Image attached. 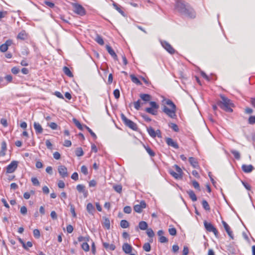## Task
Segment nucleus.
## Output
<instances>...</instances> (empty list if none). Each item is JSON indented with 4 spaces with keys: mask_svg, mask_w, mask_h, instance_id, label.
I'll return each instance as SVG.
<instances>
[{
    "mask_svg": "<svg viewBox=\"0 0 255 255\" xmlns=\"http://www.w3.org/2000/svg\"><path fill=\"white\" fill-rule=\"evenodd\" d=\"M84 127L87 129V130L89 132V133L93 137V138H94L95 139L97 138V135L90 128H89L86 125H84Z\"/></svg>",
    "mask_w": 255,
    "mask_h": 255,
    "instance_id": "a18cd8bd",
    "label": "nucleus"
},
{
    "mask_svg": "<svg viewBox=\"0 0 255 255\" xmlns=\"http://www.w3.org/2000/svg\"><path fill=\"white\" fill-rule=\"evenodd\" d=\"M139 97L144 103H148L151 100V96L149 94H140Z\"/></svg>",
    "mask_w": 255,
    "mask_h": 255,
    "instance_id": "dca6fc26",
    "label": "nucleus"
},
{
    "mask_svg": "<svg viewBox=\"0 0 255 255\" xmlns=\"http://www.w3.org/2000/svg\"><path fill=\"white\" fill-rule=\"evenodd\" d=\"M130 77L131 78V80L132 81V82H133L137 85H141V82L134 75H131L130 76Z\"/></svg>",
    "mask_w": 255,
    "mask_h": 255,
    "instance_id": "c9c22d12",
    "label": "nucleus"
},
{
    "mask_svg": "<svg viewBox=\"0 0 255 255\" xmlns=\"http://www.w3.org/2000/svg\"><path fill=\"white\" fill-rule=\"evenodd\" d=\"M131 208L128 206H127L124 208V212L126 214H130L131 212Z\"/></svg>",
    "mask_w": 255,
    "mask_h": 255,
    "instance_id": "13d9d810",
    "label": "nucleus"
},
{
    "mask_svg": "<svg viewBox=\"0 0 255 255\" xmlns=\"http://www.w3.org/2000/svg\"><path fill=\"white\" fill-rule=\"evenodd\" d=\"M148 227L147 224L145 221H140L138 224L139 228L141 230H145L147 229Z\"/></svg>",
    "mask_w": 255,
    "mask_h": 255,
    "instance_id": "c85d7f7f",
    "label": "nucleus"
},
{
    "mask_svg": "<svg viewBox=\"0 0 255 255\" xmlns=\"http://www.w3.org/2000/svg\"><path fill=\"white\" fill-rule=\"evenodd\" d=\"M227 233L229 236L232 239H234V236L233 234V232L232 231L230 227H228V228H226L225 229Z\"/></svg>",
    "mask_w": 255,
    "mask_h": 255,
    "instance_id": "09e8293b",
    "label": "nucleus"
},
{
    "mask_svg": "<svg viewBox=\"0 0 255 255\" xmlns=\"http://www.w3.org/2000/svg\"><path fill=\"white\" fill-rule=\"evenodd\" d=\"M76 189L80 193H82L85 197L88 196V191L85 190V187L82 184H78L76 186Z\"/></svg>",
    "mask_w": 255,
    "mask_h": 255,
    "instance_id": "4468645a",
    "label": "nucleus"
},
{
    "mask_svg": "<svg viewBox=\"0 0 255 255\" xmlns=\"http://www.w3.org/2000/svg\"><path fill=\"white\" fill-rule=\"evenodd\" d=\"M74 11L81 16L84 15L86 13L85 8L80 4L78 3L73 4Z\"/></svg>",
    "mask_w": 255,
    "mask_h": 255,
    "instance_id": "0eeeda50",
    "label": "nucleus"
},
{
    "mask_svg": "<svg viewBox=\"0 0 255 255\" xmlns=\"http://www.w3.org/2000/svg\"><path fill=\"white\" fill-rule=\"evenodd\" d=\"M25 246L26 248H24L25 250L28 251L29 248H31L32 247L33 245L31 242L28 241L26 244L25 243Z\"/></svg>",
    "mask_w": 255,
    "mask_h": 255,
    "instance_id": "338daca9",
    "label": "nucleus"
},
{
    "mask_svg": "<svg viewBox=\"0 0 255 255\" xmlns=\"http://www.w3.org/2000/svg\"><path fill=\"white\" fill-rule=\"evenodd\" d=\"M113 188L115 191L119 193H121L122 191V186L121 184L114 185Z\"/></svg>",
    "mask_w": 255,
    "mask_h": 255,
    "instance_id": "58836bf2",
    "label": "nucleus"
},
{
    "mask_svg": "<svg viewBox=\"0 0 255 255\" xmlns=\"http://www.w3.org/2000/svg\"><path fill=\"white\" fill-rule=\"evenodd\" d=\"M75 154L77 156H82L84 155V152L81 147H78L75 150Z\"/></svg>",
    "mask_w": 255,
    "mask_h": 255,
    "instance_id": "ea45409f",
    "label": "nucleus"
},
{
    "mask_svg": "<svg viewBox=\"0 0 255 255\" xmlns=\"http://www.w3.org/2000/svg\"><path fill=\"white\" fill-rule=\"evenodd\" d=\"M113 5L114 7L122 15L125 16V12L123 10H122L120 6L117 3L114 2L113 3Z\"/></svg>",
    "mask_w": 255,
    "mask_h": 255,
    "instance_id": "2f4dec72",
    "label": "nucleus"
},
{
    "mask_svg": "<svg viewBox=\"0 0 255 255\" xmlns=\"http://www.w3.org/2000/svg\"><path fill=\"white\" fill-rule=\"evenodd\" d=\"M140 100H138L133 103L134 107L136 110H139L140 108Z\"/></svg>",
    "mask_w": 255,
    "mask_h": 255,
    "instance_id": "49530a36",
    "label": "nucleus"
},
{
    "mask_svg": "<svg viewBox=\"0 0 255 255\" xmlns=\"http://www.w3.org/2000/svg\"><path fill=\"white\" fill-rule=\"evenodd\" d=\"M168 239L164 236H161L159 238V242L161 243H165L168 242Z\"/></svg>",
    "mask_w": 255,
    "mask_h": 255,
    "instance_id": "0e129e2a",
    "label": "nucleus"
},
{
    "mask_svg": "<svg viewBox=\"0 0 255 255\" xmlns=\"http://www.w3.org/2000/svg\"><path fill=\"white\" fill-rule=\"evenodd\" d=\"M204 225L206 230L208 232H213L216 237L218 236V232L217 230L211 223H208L207 221H204Z\"/></svg>",
    "mask_w": 255,
    "mask_h": 255,
    "instance_id": "423d86ee",
    "label": "nucleus"
},
{
    "mask_svg": "<svg viewBox=\"0 0 255 255\" xmlns=\"http://www.w3.org/2000/svg\"><path fill=\"white\" fill-rule=\"evenodd\" d=\"M103 245L107 251H114L116 249V246L114 244H109L108 243L103 242Z\"/></svg>",
    "mask_w": 255,
    "mask_h": 255,
    "instance_id": "4be33fe9",
    "label": "nucleus"
},
{
    "mask_svg": "<svg viewBox=\"0 0 255 255\" xmlns=\"http://www.w3.org/2000/svg\"><path fill=\"white\" fill-rule=\"evenodd\" d=\"M140 100H138L133 103L134 107L136 110H139L140 108Z\"/></svg>",
    "mask_w": 255,
    "mask_h": 255,
    "instance_id": "de8ad7c7",
    "label": "nucleus"
},
{
    "mask_svg": "<svg viewBox=\"0 0 255 255\" xmlns=\"http://www.w3.org/2000/svg\"><path fill=\"white\" fill-rule=\"evenodd\" d=\"M242 169L245 173H250L254 169V167L251 164H243Z\"/></svg>",
    "mask_w": 255,
    "mask_h": 255,
    "instance_id": "2eb2a0df",
    "label": "nucleus"
},
{
    "mask_svg": "<svg viewBox=\"0 0 255 255\" xmlns=\"http://www.w3.org/2000/svg\"><path fill=\"white\" fill-rule=\"evenodd\" d=\"M141 116L147 122H149L151 121V119L147 115L142 114Z\"/></svg>",
    "mask_w": 255,
    "mask_h": 255,
    "instance_id": "e2e57ef3",
    "label": "nucleus"
},
{
    "mask_svg": "<svg viewBox=\"0 0 255 255\" xmlns=\"http://www.w3.org/2000/svg\"><path fill=\"white\" fill-rule=\"evenodd\" d=\"M12 44V40L11 39L7 40L5 42L0 46V51L1 52H6L8 48Z\"/></svg>",
    "mask_w": 255,
    "mask_h": 255,
    "instance_id": "9b49d317",
    "label": "nucleus"
},
{
    "mask_svg": "<svg viewBox=\"0 0 255 255\" xmlns=\"http://www.w3.org/2000/svg\"><path fill=\"white\" fill-rule=\"evenodd\" d=\"M33 236L35 238L38 239L40 236V231L38 229H34L33 230Z\"/></svg>",
    "mask_w": 255,
    "mask_h": 255,
    "instance_id": "603ef678",
    "label": "nucleus"
},
{
    "mask_svg": "<svg viewBox=\"0 0 255 255\" xmlns=\"http://www.w3.org/2000/svg\"><path fill=\"white\" fill-rule=\"evenodd\" d=\"M160 43L162 46L170 54H174L175 52V49L172 47V46L166 41L161 40Z\"/></svg>",
    "mask_w": 255,
    "mask_h": 255,
    "instance_id": "6e6552de",
    "label": "nucleus"
},
{
    "mask_svg": "<svg viewBox=\"0 0 255 255\" xmlns=\"http://www.w3.org/2000/svg\"><path fill=\"white\" fill-rule=\"evenodd\" d=\"M18 162L16 161H12L6 167V173H11L14 172L17 167Z\"/></svg>",
    "mask_w": 255,
    "mask_h": 255,
    "instance_id": "1a4fd4ad",
    "label": "nucleus"
},
{
    "mask_svg": "<svg viewBox=\"0 0 255 255\" xmlns=\"http://www.w3.org/2000/svg\"><path fill=\"white\" fill-rule=\"evenodd\" d=\"M73 121L74 122V123L75 124V125H76V126L80 130H82L83 129V126L81 124V123L79 122V121H78L77 119L74 118L73 119Z\"/></svg>",
    "mask_w": 255,
    "mask_h": 255,
    "instance_id": "a19ab883",
    "label": "nucleus"
},
{
    "mask_svg": "<svg viewBox=\"0 0 255 255\" xmlns=\"http://www.w3.org/2000/svg\"><path fill=\"white\" fill-rule=\"evenodd\" d=\"M189 162L190 164L195 168H199L198 162L196 158L193 157L189 158Z\"/></svg>",
    "mask_w": 255,
    "mask_h": 255,
    "instance_id": "f3484780",
    "label": "nucleus"
},
{
    "mask_svg": "<svg viewBox=\"0 0 255 255\" xmlns=\"http://www.w3.org/2000/svg\"><path fill=\"white\" fill-rule=\"evenodd\" d=\"M192 184L195 189L198 190L199 191L200 190V185L197 181H196V180L193 181Z\"/></svg>",
    "mask_w": 255,
    "mask_h": 255,
    "instance_id": "bf43d9fd",
    "label": "nucleus"
},
{
    "mask_svg": "<svg viewBox=\"0 0 255 255\" xmlns=\"http://www.w3.org/2000/svg\"><path fill=\"white\" fill-rule=\"evenodd\" d=\"M202 205L203 208L206 211H209L210 210V206L206 200H203L202 202Z\"/></svg>",
    "mask_w": 255,
    "mask_h": 255,
    "instance_id": "72a5a7b5",
    "label": "nucleus"
},
{
    "mask_svg": "<svg viewBox=\"0 0 255 255\" xmlns=\"http://www.w3.org/2000/svg\"><path fill=\"white\" fill-rule=\"evenodd\" d=\"M90 237L87 236L86 237L79 236L78 238V241L79 242H88L89 241Z\"/></svg>",
    "mask_w": 255,
    "mask_h": 255,
    "instance_id": "e433bc0d",
    "label": "nucleus"
},
{
    "mask_svg": "<svg viewBox=\"0 0 255 255\" xmlns=\"http://www.w3.org/2000/svg\"><path fill=\"white\" fill-rule=\"evenodd\" d=\"M248 123L250 125H254L255 124V116H250L248 120Z\"/></svg>",
    "mask_w": 255,
    "mask_h": 255,
    "instance_id": "6e6d98bb",
    "label": "nucleus"
},
{
    "mask_svg": "<svg viewBox=\"0 0 255 255\" xmlns=\"http://www.w3.org/2000/svg\"><path fill=\"white\" fill-rule=\"evenodd\" d=\"M175 8L181 14L189 17L194 18L196 14L193 9L190 5L182 0H177L175 4Z\"/></svg>",
    "mask_w": 255,
    "mask_h": 255,
    "instance_id": "f257e3e1",
    "label": "nucleus"
},
{
    "mask_svg": "<svg viewBox=\"0 0 255 255\" xmlns=\"http://www.w3.org/2000/svg\"><path fill=\"white\" fill-rule=\"evenodd\" d=\"M106 47L108 53L113 57V58L115 60H117L118 56L112 48L108 45H107Z\"/></svg>",
    "mask_w": 255,
    "mask_h": 255,
    "instance_id": "6ab92c4d",
    "label": "nucleus"
},
{
    "mask_svg": "<svg viewBox=\"0 0 255 255\" xmlns=\"http://www.w3.org/2000/svg\"><path fill=\"white\" fill-rule=\"evenodd\" d=\"M143 249L146 252H149L151 249L150 244L148 243L144 244L143 246Z\"/></svg>",
    "mask_w": 255,
    "mask_h": 255,
    "instance_id": "3c124183",
    "label": "nucleus"
},
{
    "mask_svg": "<svg viewBox=\"0 0 255 255\" xmlns=\"http://www.w3.org/2000/svg\"><path fill=\"white\" fill-rule=\"evenodd\" d=\"M147 130L148 133V134L150 135V136L152 137H155L156 136V133L154 130V129L151 127L147 128Z\"/></svg>",
    "mask_w": 255,
    "mask_h": 255,
    "instance_id": "cd10ccee",
    "label": "nucleus"
},
{
    "mask_svg": "<svg viewBox=\"0 0 255 255\" xmlns=\"http://www.w3.org/2000/svg\"><path fill=\"white\" fill-rule=\"evenodd\" d=\"M187 193L188 194L190 199L193 202L197 201V197L193 190H188V191H187Z\"/></svg>",
    "mask_w": 255,
    "mask_h": 255,
    "instance_id": "5701e85b",
    "label": "nucleus"
},
{
    "mask_svg": "<svg viewBox=\"0 0 255 255\" xmlns=\"http://www.w3.org/2000/svg\"><path fill=\"white\" fill-rule=\"evenodd\" d=\"M169 173L176 179H181L182 177V175H181L180 174H179L173 170H170Z\"/></svg>",
    "mask_w": 255,
    "mask_h": 255,
    "instance_id": "a878e982",
    "label": "nucleus"
},
{
    "mask_svg": "<svg viewBox=\"0 0 255 255\" xmlns=\"http://www.w3.org/2000/svg\"><path fill=\"white\" fill-rule=\"evenodd\" d=\"M168 232L171 236H175L177 233L176 230L175 228H169L168 229Z\"/></svg>",
    "mask_w": 255,
    "mask_h": 255,
    "instance_id": "864d4df0",
    "label": "nucleus"
},
{
    "mask_svg": "<svg viewBox=\"0 0 255 255\" xmlns=\"http://www.w3.org/2000/svg\"><path fill=\"white\" fill-rule=\"evenodd\" d=\"M81 171L85 175H87L88 174V168L85 165L82 166Z\"/></svg>",
    "mask_w": 255,
    "mask_h": 255,
    "instance_id": "5fc2aeb1",
    "label": "nucleus"
},
{
    "mask_svg": "<svg viewBox=\"0 0 255 255\" xmlns=\"http://www.w3.org/2000/svg\"><path fill=\"white\" fill-rule=\"evenodd\" d=\"M120 226L122 228H127L129 227V223L126 220H122L120 223Z\"/></svg>",
    "mask_w": 255,
    "mask_h": 255,
    "instance_id": "4c0bfd02",
    "label": "nucleus"
},
{
    "mask_svg": "<svg viewBox=\"0 0 255 255\" xmlns=\"http://www.w3.org/2000/svg\"><path fill=\"white\" fill-rule=\"evenodd\" d=\"M27 212V208L25 206H23L21 207L20 213L21 214L25 215L26 214Z\"/></svg>",
    "mask_w": 255,
    "mask_h": 255,
    "instance_id": "774afa93",
    "label": "nucleus"
},
{
    "mask_svg": "<svg viewBox=\"0 0 255 255\" xmlns=\"http://www.w3.org/2000/svg\"><path fill=\"white\" fill-rule=\"evenodd\" d=\"M220 96L221 100L217 101L218 106L226 112L232 113V107H234L232 101L223 95H220Z\"/></svg>",
    "mask_w": 255,
    "mask_h": 255,
    "instance_id": "f03ea898",
    "label": "nucleus"
},
{
    "mask_svg": "<svg viewBox=\"0 0 255 255\" xmlns=\"http://www.w3.org/2000/svg\"><path fill=\"white\" fill-rule=\"evenodd\" d=\"M230 152L234 155V157L238 160H239L241 158V155L240 152L236 150L231 149Z\"/></svg>",
    "mask_w": 255,
    "mask_h": 255,
    "instance_id": "473e14b6",
    "label": "nucleus"
},
{
    "mask_svg": "<svg viewBox=\"0 0 255 255\" xmlns=\"http://www.w3.org/2000/svg\"><path fill=\"white\" fill-rule=\"evenodd\" d=\"M58 170L59 174L63 177L68 176V172L67 168L64 165H60L58 166Z\"/></svg>",
    "mask_w": 255,
    "mask_h": 255,
    "instance_id": "f8f14e48",
    "label": "nucleus"
},
{
    "mask_svg": "<svg viewBox=\"0 0 255 255\" xmlns=\"http://www.w3.org/2000/svg\"><path fill=\"white\" fill-rule=\"evenodd\" d=\"M144 147L146 151L150 156L153 157L155 155L154 152L149 146H144Z\"/></svg>",
    "mask_w": 255,
    "mask_h": 255,
    "instance_id": "37998d69",
    "label": "nucleus"
},
{
    "mask_svg": "<svg viewBox=\"0 0 255 255\" xmlns=\"http://www.w3.org/2000/svg\"><path fill=\"white\" fill-rule=\"evenodd\" d=\"M81 248L85 252L89 251L90 247H89V245H88L87 242H84L81 245Z\"/></svg>",
    "mask_w": 255,
    "mask_h": 255,
    "instance_id": "79ce46f5",
    "label": "nucleus"
},
{
    "mask_svg": "<svg viewBox=\"0 0 255 255\" xmlns=\"http://www.w3.org/2000/svg\"><path fill=\"white\" fill-rule=\"evenodd\" d=\"M95 40L100 45H103L104 44V41L101 36L97 34Z\"/></svg>",
    "mask_w": 255,
    "mask_h": 255,
    "instance_id": "7c9ffc66",
    "label": "nucleus"
},
{
    "mask_svg": "<svg viewBox=\"0 0 255 255\" xmlns=\"http://www.w3.org/2000/svg\"><path fill=\"white\" fill-rule=\"evenodd\" d=\"M174 167L175 168L176 172L180 174L181 175L183 174V172L181 168L177 165L175 164L174 165Z\"/></svg>",
    "mask_w": 255,
    "mask_h": 255,
    "instance_id": "680f3d73",
    "label": "nucleus"
},
{
    "mask_svg": "<svg viewBox=\"0 0 255 255\" xmlns=\"http://www.w3.org/2000/svg\"><path fill=\"white\" fill-rule=\"evenodd\" d=\"M104 223L103 226L107 229H109L110 228V220L106 217H103Z\"/></svg>",
    "mask_w": 255,
    "mask_h": 255,
    "instance_id": "c756f323",
    "label": "nucleus"
},
{
    "mask_svg": "<svg viewBox=\"0 0 255 255\" xmlns=\"http://www.w3.org/2000/svg\"><path fill=\"white\" fill-rule=\"evenodd\" d=\"M132 247L128 243H125L123 245V250L126 254H130L132 251Z\"/></svg>",
    "mask_w": 255,
    "mask_h": 255,
    "instance_id": "a211bd4d",
    "label": "nucleus"
},
{
    "mask_svg": "<svg viewBox=\"0 0 255 255\" xmlns=\"http://www.w3.org/2000/svg\"><path fill=\"white\" fill-rule=\"evenodd\" d=\"M165 104L169 106L170 107V109H176V105L174 104V103L169 99L165 101Z\"/></svg>",
    "mask_w": 255,
    "mask_h": 255,
    "instance_id": "f704fd0d",
    "label": "nucleus"
},
{
    "mask_svg": "<svg viewBox=\"0 0 255 255\" xmlns=\"http://www.w3.org/2000/svg\"><path fill=\"white\" fill-rule=\"evenodd\" d=\"M146 233L147 236L150 238H152L154 236V232L151 228L147 229Z\"/></svg>",
    "mask_w": 255,
    "mask_h": 255,
    "instance_id": "8fccbe9b",
    "label": "nucleus"
},
{
    "mask_svg": "<svg viewBox=\"0 0 255 255\" xmlns=\"http://www.w3.org/2000/svg\"><path fill=\"white\" fill-rule=\"evenodd\" d=\"M7 149L6 143L3 141L1 143V150H0V156H4L5 155V151Z\"/></svg>",
    "mask_w": 255,
    "mask_h": 255,
    "instance_id": "aec40b11",
    "label": "nucleus"
},
{
    "mask_svg": "<svg viewBox=\"0 0 255 255\" xmlns=\"http://www.w3.org/2000/svg\"><path fill=\"white\" fill-rule=\"evenodd\" d=\"M48 125L52 129H56L57 128L58 126L55 123L52 122L50 124H48Z\"/></svg>",
    "mask_w": 255,
    "mask_h": 255,
    "instance_id": "69168bd1",
    "label": "nucleus"
},
{
    "mask_svg": "<svg viewBox=\"0 0 255 255\" xmlns=\"http://www.w3.org/2000/svg\"><path fill=\"white\" fill-rule=\"evenodd\" d=\"M149 104L151 107L146 108L145 109V111L152 115H156L157 114V110L159 108V105L155 102L153 101H150Z\"/></svg>",
    "mask_w": 255,
    "mask_h": 255,
    "instance_id": "20e7f679",
    "label": "nucleus"
},
{
    "mask_svg": "<svg viewBox=\"0 0 255 255\" xmlns=\"http://www.w3.org/2000/svg\"><path fill=\"white\" fill-rule=\"evenodd\" d=\"M121 119L124 124L127 127L134 131L137 130L138 128L137 125L132 121L128 119L124 114H121Z\"/></svg>",
    "mask_w": 255,
    "mask_h": 255,
    "instance_id": "7ed1b4c3",
    "label": "nucleus"
},
{
    "mask_svg": "<svg viewBox=\"0 0 255 255\" xmlns=\"http://www.w3.org/2000/svg\"><path fill=\"white\" fill-rule=\"evenodd\" d=\"M63 70L65 74L68 76V77H73L72 73L71 72V71H70V69L68 67L64 66L63 68Z\"/></svg>",
    "mask_w": 255,
    "mask_h": 255,
    "instance_id": "bb28decb",
    "label": "nucleus"
},
{
    "mask_svg": "<svg viewBox=\"0 0 255 255\" xmlns=\"http://www.w3.org/2000/svg\"><path fill=\"white\" fill-rule=\"evenodd\" d=\"M162 111L169 117L172 119H175L176 118V109H169L166 106H164L162 109Z\"/></svg>",
    "mask_w": 255,
    "mask_h": 255,
    "instance_id": "39448f33",
    "label": "nucleus"
},
{
    "mask_svg": "<svg viewBox=\"0 0 255 255\" xmlns=\"http://www.w3.org/2000/svg\"><path fill=\"white\" fill-rule=\"evenodd\" d=\"M31 182L35 186H39L40 185L38 180L36 177H32L31 178Z\"/></svg>",
    "mask_w": 255,
    "mask_h": 255,
    "instance_id": "4d7b16f0",
    "label": "nucleus"
},
{
    "mask_svg": "<svg viewBox=\"0 0 255 255\" xmlns=\"http://www.w3.org/2000/svg\"><path fill=\"white\" fill-rule=\"evenodd\" d=\"M87 210L89 214L93 215L95 211V208L92 203H89L87 204Z\"/></svg>",
    "mask_w": 255,
    "mask_h": 255,
    "instance_id": "393cba45",
    "label": "nucleus"
},
{
    "mask_svg": "<svg viewBox=\"0 0 255 255\" xmlns=\"http://www.w3.org/2000/svg\"><path fill=\"white\" fill-rule=\"evenodd\" d=\"M146 207V203L145 201H141L139 204H137L134 206L133 209L135 212L137 213H141L142 211V209L145 208Z\"/></svg>",
    "mask_w": 255,
    "mask_h": 255,
    "instance_id": "9d476101",
    "label": "nucleus"
},
{
    "mask_svg": "<svg viewBox=\"0 0 255 255\" xmlns=\"http://www.w3.org/2000/svg\"><path fill=\"white\" fill-rule=\"evenodd\" d=\"M165 141L168 146L173 147L175 149H178L179 148L177 143L174 141L171 138L167 137L166 138Z\"/></svg>",
    "mask_w": 255,
    "mask_h": 255,
    "instance_id": "ddd939ff",
    "label": "nucleus"
},
{
    "mask_svg": "<svg viewBox=\"0 0 255 255\" xmlns=\"http://www.w3.org/2000/svg\"><path fill=\"white\" fill-rule=\"evenodd\" d=\"M26 37L27 34L25 30L21 31L17 36V38L21 40H24Z\"/></svg>",
    "mask_w": 255,
    "mask_h": 255,
    "instance_id": "b1692460",
    "label": "nucleus"
},
{
    "mask_svg": "<svg viewBox=\"0 0 255 255\" xmlns=\"http://www.w3.org/2000/svg\"><path fill=\"white\" fill-rule=\"evenodd\" d=\"M170 128H171L174 131L178 132L179 131V128L178 126L174 123H170L169 125Z\"/></svg>",
    "mask_w": 255,
    "mask_h": 255,
    "instance_id": "c03bdc74",
    "label": "nucleus"
},
{
    "mask_svg": "<svg viewBox=\"0 0 255 255\" xmlns=\"http://www.w3.org/2000/svg\"><path fill=\"white\" fill-rule=\"evenodd\" d=\"M33 127L37 134H40L42 132L43 128L38 123L34 122Z\"/></svg>",
    "mask_w": 255,
    "mask_h": 255,
    "instance_id": "412c9836",
    "label": "nucleus"
},
{
    "mask_svg": "<svg viewBox=\"0 0 255 255\" xmlns=\"http://www.w3.org/2000/svg\"><path fill=\"white\" fill-rule=\"evenodd\" d=\"M114 95L115 96V98L117 99H119L120 98V91L118 89H115L114 91Z\"/></svg>",
    "mask_w": 255,
    "mask_h": 255,
    "instance_id": "052dcab7",
    "label": "nucleus"
}]
</instances>
